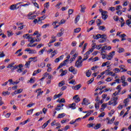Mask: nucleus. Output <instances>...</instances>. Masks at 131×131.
Here are the masks:
<instances>
[{"label": "nucleus", "mask_w": 131, "mask_h": 131, "mask_svg": "<svg viewBox=\"0 0 131 131\" xmlns=\"http://www.w3.org/2000/svg\"><path fill=\"white\" fill-rule=\"evenodd\" d=\"M93 37L94 39H99V38H101V34H98L96 35H94Z\"/></svg>", "instance_id": "nucleus-24"}, {"label": "nucleus", "mask_w": 131, "mask_h": 131, "mask_svg": "<svg viewBox=\"0 0 131 131\" xmlns=\"http://www.w3.org/2000/svg\"><path fill=\"white\" fill-rule=\"evenodd\" d=\"M96 23H97V25L98 26H100V25H101V24H102V21H101V19H98L97 20Z\"/></svg>", "instance_id": "nucleus-39"}, {"label": "nucleus", "mask_w": 131, "mask_h": 131, "mask_svg": "<svg viewBox=\"0 0 131 131\" xmlns=\"http://www.w3.org/2000/svg\"><path fill=\"white\" fill-rule=\"evenodd\" d=\"M56 51H53V52L51 53V56H50L51 58H53L55 57V55L56 54Z\"/></svg>", "instance_id": "nucleus-54"}, {"label": "nucleus", "mask_w": 131, "mask_h": 131, "mask_svg": "<svg viewBox=\"0 0 131 131\" xmlns=\"http://www.w3.org/2000/svg\"><path fill=\"white\" fill-rule=\"evenodd\" d=\"M121 82H123L124 81H125V76H122L121 77Z\"/></svg>", "instance_id": "nucleus-43"}, {"label": "nucleus", "mask_w": 131, "mask_h": 131, "mask_svg": "<svg viewBox=\"0 0 131 131\" xmlns=\"http://www.w3.org/2000/svg\"><path fill=\"white\" fill-rule=\"evenodd\" d=\"M12 68H13L11 69V71L12 72H14V70H15V69H17L18 68V66L15 65V66H13Z\"/></svg>", "instance_id": "nucleus-56"}, {"label": "nucleus", "mask_w": 131, "mask_h": 131, "mask_svg": "<svg viewBox=\"0 0 131 131\" xmlns=\"http://www.w3.org/2000/svg\"><path fill=\"white\" fill-rule=\"evenodd\" d=\"M74 11V10L73 9H69L68 11L69 15H72Z\"/></svg>", "instance_id": "nucleus-52"}, {"label": "nucleus", "mask_w": 131, "mask_h": 131, "mask_svg": "<svg viewBox=\"0 0 131 131\" xmlns=\"http://www.w3.org/2000/svg\"><path fill=\"white\" fill-rule=\"evenodd\" d=\"M29 121V119L26 120V121L21 122L20 124H23V125H24V124H26V123H27Z\"/></svg>", "instance_id": "nucleus-55"}, {"label": "nucleus", "mask_w": 131, "mask_h": 131, "mask_svg": "<svg viewBox=\"0 0 131 131\" xmlns=\"http://www.w3.org/2000/svg\"><path fill=\"white\" fill-rule=\"evenodd\" d=\"M69 128H70V126H69V125H67V126H65L64 128H62V130H65V131H66V130H67L68 129H69Z\"/></svg>", "instance_id": "nucleus-50"}, {"label": "nucleus", "mask_w": 131, "mask_h": 131, "mask_svg": "<svg viewBox=\"0 0 131 131\" xmlns=\"http://www.w3.org/2000/svg\"><path fill=\"white\" fill-rule=\"evenodd\" d=\"M127 100H128V98H126V99H125L124 100V103L125 107H126V106H127L128 104H127Z\"/></svg>", "instance_id": "nucleus-57"}, {"label": "nucleus", "mask_w": 131, "mask_h": 131, "mask_svg": "<svg viewBox=\"0 0 131 131\" xmlns=\"http://www.w3.org/2000/svg\"><path fill=\"white\" fill-rule=\"evenodd\" d=\"M65 115H66L65 113L59 114L57 116V118H63V117H64Z\"/></svg>", "instance_id": "nucleus-20"}, {"label": "nucleus", "mask_w": 131, "mask_h": 131, "mask_svg": "<svg viewBox=\"0 0 131 131\" xmlns=\"http://www.w3.org/2000/svg\"><path fill=\"white\" fill-rule=\"evenodd\" d=\"M94 81V78H92L90 80L88 81V84H91Z\"/></svg>", "instance_id": "nucleus-58"}, {"label": "nucleus", "mask_w": 131, "mask_h": 131, "mask_svg": "<svg viewBox=\"0 0 131 131\" xmlns=\"http://www.w3.org/2000/svg\"><path fill=\"white\" fill-rule=\"evenodd\" d=\"M80 12H81V13H84V12H85V7H82L81 8Z\"/></svg>", "instance_id": "nucleus-51"}, {"label": "nucleus", "mask_w": 131, "mask_h": 131, "mask_svg": "<svg viewBox=\"0 0 131 131\" xmlns=\"http://www.w3.org/2000/svg\"><path fill=\"white\" fill-rule=\"evenodd\" d=\"M46 51V47H44L42 50L38 52V54L39 55H42L43 54V52Z\"/></svg>", "instance_id": "nucleus-27"}, {"label": "nucleus", "mask_w": 131, "mask_h": 131, "mask_svg": "<svg viewBox=\"0 0 131 131\" xmlns=\"http://www.w3.org/2000/svg\"><path fill=\"white\" fill-rule=\"evenodd\" d=\"M116 13L118 16H121L122 14V10H118L116 11Z\"/></svg>", "instance_id": "nucleus-47"}, {"label": "nucleus", "mask_w": 131, "mask_h": 131, "mask_svg": "<svg viewBox=\"0 0 131 131\" xmlns=\"http://www.w3.org/2000/svg\"><path fill=\"white\" fill-rule=\"evenodd\" d=\"M56 36H55L54 35H52L51 39L50 41V42L48 43V47H52V43H54L56 41Z\"/></svg>", "instance_id": "nucleus-5"}, {"label": "nucleus", "mask_w": 131, "mask_h": 131, "mask_svg": "<svg viewBox=\"0 0 131 131\" xmlns=\"http://www.w3.org/2000/svg\"><path fill=\"white\" fill-rule=\"evenodd\" d=\"M10 10H12L17 9V8H16V7L15 6V5H11V6H10Z\"/></svg>", "instance_id": "nucleus-46"}, {"label": "nucleus", "mask_w": 131, "mask_h": 131, "mask_svg": "<svg viewBox=\"0 0 131 131\" xmlns=\"http://www.w3.org/2000/svg\"><path fill=\"white\" fill-rule=\"evenodd\" d=\"M65 22H66V20L64 19H61L60 22L59 23V25H61V24H64Z\"/></svg>", "instance_id": "nucleus-63"}, {"label": "nucleus", "mask_w": 131, "mask_h": 131, "mask_svg": "<svg viewBox=\"0 0 131 131\" xmlns=\"http://www.w3.org/2000/svg\"><path fill=\"white\" fill-rule=\"evenodd\" d=\"M92 74V72H90V71H88L86 73V76L87 77H90Z\"/></svg>", "instance_id": "nucleus-53"}, {"label": "nucleus", "mask_w": 131, "mask_h": 131, "mask_svg": "<svg viewBox=\"0 0 131 131\" xmlns=\"http://www.w3.org/2000/svg\"><path fill=\"white\" fill-rule=\"evenodd\" d=\"M101 38L104 39V40H106V39L108 38V36H107V35L106 34H103L102 35H101Z\"/></svg>", "instance_id": "nucleus-18"}, {"label": "nucleus", "mask_w": 131, "mask_h": 131, "mask_svg": "<svg viewBox=\"0 0 131 131\" xmlns=\"http://www.w3.org/2000/svg\"><path fill=\"white\" fill-rule=\"evenodd\" d=\"M122 86H126V85H128L127 82H125V81L122 82Z\"/></svg>", "instance_id": "nucleus-62"}, {"label": "nucleus", "mask_w": 131, "mask_h": 131, "mask_svg": "<svg viewBox=\"0 0 131 131\" xmlns=\"http://www.w3.org/2000/svg\"><path fill=\"white\" fill-rule=\"evenodd\" d=\"M23 91V89H19L17 91H14V95H17V94H21L22 92Z\"/></svg>", "instance_id": "nucleus-22"}, {"label": "nucleus", "mask_w": 131, "mask_h": 131, "mask_svg": "<svg viewBox=\"0 0 131 131\" xmlns=\"http://www.w3.org/2000/svg\"><path fill=\"white\" fill-rule=\"evenodd\" d=\"M63 58H64V55H61L58 58H57L54 60L55 63H58V62H60V60H63Z\"/></svg>", "instance_id": "nucleus-15"}, {"label": "nucleus", "mask_w": 131, "mask_h": 131, "mask_svg": "<svg viewBox=\"0 0 131 131\" xmlns=\"http://www.w3.org/2000/svg\"><path fill=\"white\" fill-rule=\"evenodd\" d=\"M73 100H75L76 103H78V102L80 101V98L78 97V95H76L73 97Z\"/></svg>", "instance_id": "nucleus-10"}, {"label": "nucleus", "mask_w": 131, "mask_h": 131, "mask_svg": "<svg viewBox=\"0 0 131 131\" xmlns=\"http://www.w3.org/2000/svg\"><path fill=\"white\" fill-rule=\"evenodd\" d=\"M80 30H81V29H80V28H77L74 30V32H75V33H78V32H79Z\"/></svg>", "instance_id": "nucleus-32"}, {"label": "nucleus", "mask_w": 131, "mask_h": 131, "mask_svg": "<svg viewBox=\"0 0 131 131\" xmlns=\"http://www.w3.org/2000/svg\"><path fill=\"white\" fill-rule=\"evenodd\" d=\"M125 36H126V35L125 34H122L121 35H119V37H121L122 38L121 40H126V38H125Z\"/></svg>", "instance_id": "nucleus-17"}, {"label": "nucleus", "mask_w": 131, "mask_h": 131, "mask_svg": "<svg viewBox=\"0 0 131 131\" xmlns=\"http://www.w3.org/2000/svg\"><path fill=\"white\" fill-rule=\"evenodd\" d=\"M95 47H96V43H93L92 44V48H91V49L89 50L90 51V53H93V52H94V49H95Z\"/></svg>", "instance_id": "nucleus-26"}, {"label": "nucleus", "mask_w": 131, "mask_h": 131, "mask_svg": "<svg viewBox=\"0 0 131 131\" xmlns=\"http://www.w3.org/2000/svg\"><path fill=\"white\" fill-rule=\"evenodd\" d=\"M30 63H31V61H28L26 62L25 66L26 67V68H29V67L30 66Z\"/></svg>", "instance_id": "nucleus-28"}, {"label": "nucleus", "mask_w": 131, "mask_h": 131, "mask_svg": "<svg viewBox=\"0 0 131 131\" xmlns=\"http://www.w3.org/2000/svg\"><path fill=\"white\" fill-rule=\"evenodd\" d=\"M106 120H107V124H112L114 120H115V117H113L111 120L107 117L106 118Z\"/></svg>", "instance_id": "nucleus-9"}, {"label": "nucleus", "mask_w": 131, "mask_h": 131, "mask_svg": "<svg viewBox=\"0 0 131 131\" xmlns=\"http://www.w3.org/2000/svg\"><path fill=\"white\" fill-rule=\"evenodd\" d=\"M82 62L83 61L82 60H77L75 62V66L77 67V68H80V67H82Z\"/></svg>", "instance_id": "nucleus-4"}, {"label": "nucleus", "mask_w": 131, "mask_h": 131, "mask_svg": "<svg viewBox=\"0 0 131 131\" xmlns=\"http://www.w3.org/2000/svg\"><path fill=\"white\" fill-rule=\"evenodd\" d=\"M63 33L61 32L57 33V36H58V37H61V36H62V35H63Z\"/></svg>", "instance_id": "nucleus-61"}, {"label": "nucleus", "mask_w": 131, "mask_h": 131, "mask_svg": "<svg viewBox=\"0 0 131 131\" xmlns=\"http://www.w3.org/2000/svg\"><path fill=\"white\" fill-rule=\"evenodd\" d=\"M59 72L61 73L60 76H64V75H66L67 74V70H63V69L60 70Z\"/></svg>", "instance_id": "nucleus-14"}, {"label": "nucleus", "mask_w": 131, "mask_h": 131, "mask_svg": "<svg viewBox=\"0 0 131 131\" xmlns=\"http://www.w3.org/2000/svg\"><path fill=\"white\" fill-rule=\"evenodd\" d=\"M37 52L35 50H31L29 54H36Z\"/></svg>", "instance_id": "nucleus-48"}, {"label": "nucleus", "mask_w": 131, "mask_h": 131, "mask_svg": "<svg viewBox=\"0 0 131 131\" xmlns=\"http://www.w3.org/2000/svg\"><path fill=\"white\" fill-rule=\"evenodd\" d=\"M126 25H128V26L129 27H130V24H131V20H130V19H127V20L126 21Z\"/></svg>", "instance_id": "nucleus-38"}, {"label": "nucleus", "mask_w": 131, "mask_h": 131, "mask_svg": "<svg viewBox=\"0 0 131 131\" xmlns=\"http://www.w3.org/2000/svg\"><path fill=\"white\" fill-rule=\"evenodd\" d=\"M40 36V34L37 35L36 36V39H34L33 38L30 41V44L33 43V42H35V41L39 42L41 40V38H39Z\"/></svg>", "instance_id": "nucleus-2"}, {"label": "nucleus", "mask_w": 131, "mask_h": 131, "mask_svg": "<svg viewBox=\"0 0 131 131\" xmlns=\"http://www.w3.org/2000/svg\"><path fill=\"white\" fill-rule=\"evenodd\" d=\"M116 90H118V94H119V93H120V92H121V85H118L117 87H116Z\"/></svg>", "instance_id": "nucleus-25"}, {"label": "nucleus", "mask_w": 131, "mask_h": 131, "mask_svg": "<svg viewBox=\"0 0 131 131\" xmlns=\"http://www.w3.org/2000/svg\"><path fill=\"white\" fill-rule=\"evenodd\" d=\"M79 19H80V15H78L77 17L75 19V23L76 24L78 21H79Z\"/></svg>", "instance_id": "nucleus-23"}, {"label": "nucleus", "mask_w": 131, "mask_h": 131, "mask_svg": "<svg viewBox=\"0 0 131 131\" xmlns=\"http://www.w3.org/2000/svg\"><path fill=\"white\" fill-rule=\"evenodd\" d=\"M7 35L8 37H10V36H12V35H14V33H13V32L10 31H7Z\"/></svg>", "instance_id": "nucleus-21"}, {"label": "nucleus", "mask_w": 131, "mask_h": 131, "mask_svg": "<svg viewBox=\"0 0 131 131\" xmlns=\"http://www.w3.org/2000/svg\"><path fill=\"white\" fill-rule=\"evenodd\" d=\"M81 104L82 105H89L91 104V102H90V101L86 99V98H84Z\"/></svg>", "instance_id": "nucleus-13"}, {"label": "nucleus", "mask_w": 131, "mask_h": 131, "mask_svg": "<svg viewBox=\"0 0 131 131\" xmlns=\"http://www.w3.org/2000/svg\"><path fill=\"white\" fill-rule=\"evenodd\" d=\"M64 84H65V82H64V81H62L58 83V86H63Z\"/></svg>", "instance_id": "nucleus-42"}, {"label": "nucleus", "mask_w": 131, "mask_h": 131, "mask_svg": "<svg viewBox=\"0 0 131 131\" xmlns=\"http://www.w3.org/2000/svg\"><path fill=\"white\" fill-rule=\"evenodd\" d=\"M115 55V51H112V52H110L108 55H107L106 56V59L107 60H112L113 59V56Z\"/></svg>", "instance_id": "nucleus-3"}, {"label": "nucleus", "mask_w": 131, "mask_h": 131, "mask_svg": "<svg viewBox=\"0 0 131 131\" xmlns=\"http://www.w3.org/2000/svg\"><path fill=\"white\" fill-rule=\"evenodd\" d=\"M69 59H70V55H68V56L67 57V59L60 63L59 66L57 68V69H60V68H62L63 66H66V63H67V62L69 61Z\"/></svg>", "instance_id": "nucleus-1"}, {"label": "nucleus", "mask_w": 131, "mask_h": 131, "mask_svg": "<svg viewBox=\"0 0 131 131\" xmlns=\"http://www.w3.org/2000/svg\"><path fill=\"white\" fill-rule=\"evenodd\" d=\"M101 127V124L98 123L96 124L95 126L94 127V129H99Z\"/></svg>", "instance_id": "nucleus-29"}, {"label": "nucleus", "mask_w": 131, "mask_h": 131, "mask_svg": "<svg viewBox=\"0 0 131 131\" xmlns=\"http://www.w3.org/2000/svg\"><path fill=\"white\" fill-rule=\"evenodd\" d=\"M80 88H81V84H79L75 86H72V89L73 90H74L75 91H78V90H79V89H80Z\"/></svg>", "instance_id": "nucleus-12"}, {"label": "nucleus", "mask_w": 131, "mask_h": 131, "mask_svg": "<svg viewBox=\"0 0 131 131\" xmlns=\"http://www.w3.org/2000/svg\"><path fill=\"white\" fill-rule=\"evenodd\" d=\"M33 109H31L30 110L27 111V115H30L32 114V112H33Z\"/></svg>", "instance_id": "nucleus-31"}, {"label": "nucleus", "mask_w": 131, "mask_h": 131, "mask_svg": "<svg viewBox=\"0 0 131 131\" xmlns=\"http://www.w3.org/2000/svg\"><path fill=\"white\" fill-rule=\"evenodd\" d=\"M49 26H50V24H46L43 25L41 27V28L42 29H45L47 28V27H49Z\"/></svg>", "instance_id": "nucleus-36"}, {"label": "nucleus", "mask_w": 131, "mask_h": 131, "mask_svg": "<svg viewBox=\"0 0 131 131\" xmlns=\"http://www.w3.org/2000/svg\"><path fill=\"white\" fill-rule=\"evenodd\" d=\"M121 9H122V7L120 5H119V6H117L116 7V10L117 11H119V10H121Z\"/></svg>", "instance_id": "nucleus-45"}, {"label": "nucleus", "mask_w": 131, "mask_h": 131, "mask_svg": "<svg viewBox=\"0 0 131 131\" xmlns=\"http://www.w3.org/2000/svg\"><path fill=\"white\" fill-rule=\"evenodd\" d=\"M32 14L31 13H29L28 14V19H29V20H33L34 19H35V18H36V15H32Z\"/></svg>", "instance_id": "nucleus-11"}, {"label": "nucleus", "mask_w": 131, "mask_h": 131, "mask_svg": "<svg viewBox=\"0 0 131 131\" xmlns=\"http://www.w3.org/2000/svg\"><path fill=\"white\" fill-rule=\"evenodd\" d=\"M11 93L9 92L8 91H6V92H3L2 93V95H3L4 96H9V95H10Z\"/></svg>", "instance_id": "nucleus-33"}, {"label": "nucleus", "mask_w": 131, "mask_h": 131, "mask_svg": "<svg viewBox=\"0 0 131 131\" xmlns=\"http://www.w3.org/2000/svg\"><path fill=\"white\" fill-rule=\"evenodd\" d=\"M30 83H34V81H35V80H34V78H31L30 80H29Z\"/></svg>", "instance_id": "nucleus-60"}, {"label": "nucleus", "mask_w": 131, "mask_h": 131, "mask_svg": "<svg viewBox=\"0 0 131 131\" xmlns=\"http://www.w3.org/2000/svg\"><path fill=\"white\" fill-rule=\"evenodd\" d=\"M91 114L92 113L88 112V113H87V114L83 117V119H84L85 118L89 117V116H90V115H91Z\"/></svg>", "instance_id": "nucleus-40"}, {"label": "nucleus", "mask_w": 131, "mask_h": 131, "mask_svg": "<svg viewBox=\"0 0 131 131\" xmlns=\"http://www.w3.org/2000/svg\"><path fill=\"white\" fill-rule=\"evenodd\" d=\"M118 52L119 54H121V53H123L124 52V49L122 48H118Z\"/></svg>", "instance_id": "nucleus-19"}, {"label": "nucleus", "mask_w": 131, "mask_h": 131, "mask_svg": "<svg viewBox=\"0 0 131 131\" xmlns=\"http://www.w3.org/2000/svg\"><path fill=\"white\" fill-rule=\"evenodd\" d=\"M75 106H76V103H73L71 104H70L69 105V108H71L72 110H74V109H76V107H75Z\"/></svg>", "instance_id": "nucleus-16"}, {"label": "nucleus", "mask_w": 131, "mask_h": 131, "mask_svg": "<svg viewBox=\"0 0 131 131\" xmlns=\"http://www.w3.org/2000/svg\"><path fill=\"white\" fill-rule=\"evenodd\" d=\"M101 18L103 20H106L107 18H108V12L106 11H103V12L101 13Z\"/></svg>", "instance_id": "nucleus-6"}, {"label": "nucleus", "mask_w": 131, "mask_h": 131, "mask_svg": "<svg viewBox=\"0 0 131 131\" xmlns=\"http://www.w3.org/2000/svg\"><path fill=\"white\" fill-rule=\"evenodd\" d=\"M32 36H33V35H29H29H28L27 36V37H26V39H32L33 38V37H32Z\"/></svg>", "instance_id": "nucleus-41"}, {"label": "nucleus", "mask_w": 131, "mask_h": 131, "mask_svg": "<svg viewBox=\"0 0 131 131\" xmlns=\"http://www.w3.org/2000/svg\"><path fill=\"white\" fill-rule=\"evenodd\" d=\"M38 67H41V68H43V67H46V63L45 62H41L39 65H38Z\"/></svg>", "instance_id": "nucleus-35"}, {"label": "nucleus", "mask_w": 131, "mask_h": 131, "mask_svg": "<svg viewBox=\"0 0 131 131\" xmlns=\"http://www.w3.org/2000/svg\"><path fill=\"white\" fill-rule=\"evenodd\" d=\"M37 58V57H31L29 59V60H29V61H31V62H32V61H34V62H36L37 60H36V59ZM34 60H36L34 61Z\"/></svg>", "instance_id": "nucleus-34"}, {"label": "nucleus", "mask_w": 131, "mask_h": 131, "mask_svg": "<svg viewBox=\"0 0 131 131\" xmlns=\"http://www.w3.org/2000/svg\"><path fill=\"white\" fill-rule=\"evenodd\" d=\"M6 55H5V53L4 51L0 52V58H4Z\"/></svg>", "instance_id": "nucleus-44"}, {"label": "nucleus", "mask_w": 131, "mask_h": 131, "mask_svg": "<svg viewBox=\"0 0 131 131\" xmlns=\"http://www.w3.org/2000/svg\"><path fill=\"white\" fill-rule=\"evenodd\" d=\"M14 64H15V63L14 62H12V63H10L7 67V68H13V67H14L13 66L14 65Z\"/></svg>", "instance_id": "nucleus-49"}, {"label": "nucleus", "mask_w": 131, "mask_h": 131, "mask_svg": "<svg viewBox=\"0 0 131 131\" xmlns=\"http://www.w3.org/2000/svg\"><path fill=\"white\" fill-rule=\"evenodd\" d=\"M61 5H62V3H58L56 6V8H57L58 10L59 9H60V6H61Z\"/></svg>", "instance_id": "nucleus-59"}, {"label": "nucleus", "mask_w": 131, "mask_h": 131, "mask_svg": "<svg viewBox=\"0 0 131 131\" xmlns=\"http://www.w3.org/2000/svg\"><path fill=\"white\" fill-rule=\"evenodd\" d=\"M90 54H92V52L91 51H87L84 55V58L82 60L83 61H85V60H88L89 59V55Z\"/></svg>", "instance_id": "nucleus-7"}, {"label": "nucleus", "mask_w": 131, "mask_h": 131, "mask_svg": "<svg viewBox=\"0 0 131 131\" xmlns=\"http://www.w3.org/2000/svg\"><path fill=\"white\" fill-rule=\"evenodd\" d=\"M43 93V91H39L37 93V99H38V97L40 96H42V94Z\"/></svg>", "instance_id": "nucleus-37"}, {"label": "nucleus", "mask_w": 131, "mask_h": 131, "mask_svg": "<svg viewBox=\"0 0 131 131\" xmlns=\"http://www.w3.org/2000/svg\"><path fill=\"white\" fill-rule=\"evenodd\" d=\"M69 71L70 72H72V73H73V74H77V70H75V68L73 67H71L69 68Z\"/></svg>", "instance_id": "nucleus-8"}, {"label": "nucleus", "mask_w": 131, "mask_h": 131, "mask_svg": "<svg viewBox=\"0 0 131 131\" xmlns=\"http://www.w3.org/2000/svg\"><path fill=\"white\" fill-rule=\"evenodd\" d=\"M21 4H22V2H19L14 5V6H15V8H16V9H19L20 7H21Z\"/></svg>", "instance_id": "nucleus-30"}, {"label": "nucleus", "mask_w": 131, "mask_h": 131, "mask_svg": "<svg viewBox=\"0 0 131 131\" xmlns=\"http://www.w3.org/2000/svg\"><path fill=\"white\" fill-rule=\"evenodd\" d=\"M110 11H111V12H114L115 11V7H111L110 8Z\"/></svg>", "instance_id": "nucleus-64"}]
</instances>
